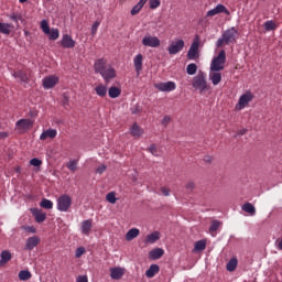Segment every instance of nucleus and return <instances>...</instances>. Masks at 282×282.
Here are the masks:
<instances>
[{"instance_id":"de8ad7c7","label":"nucleus","mask_w":282,"mask_h":282,"mask_svg":"<svg viewBox=\"0 0 282 282\" xmlns=\"http://www.w3.org/2000/svg\"><path fill=\"white\" fill-rule=\"evenodd\" d=\"M132 116H138V113H142V106L135 105L131 108Z\"/></svg>"},{"instance_id":"a19ab883","label":"nucleus","mask_w":282,"mask_h":282,"mask_svg":"<svg viewBox=\"0 0 282 282\" xmlns=\"http://www.w3.org/2000/svg\"><path fill=\"white\" fill-rule=\"evenodd\" d=\"M41 30L42 32H44L45 34H50V22H47V20H42L41 21Z\"/></svg>"},{"instance_id":"2f4dec72","label":"nucleus","mask_w":282,"mask_h":282,"mask_svg":"<svg viewBox=\"0 0 282 282\" xmlns=\"http://www.w3.org/2000/svg\"><path fill=\"white\" fill-rule=\"evenodd\" d=\"M95 91L97 96H99L100 98H105V96H107V86L100 84L97 87H95Z\"/></svg>"},{"instance_id":"6e6d98bb","label":"nucleus","mask_w":282,"mask_h":282,"mask_svg":"<svg viewBox=\"0 0 282 282\" xmlns=\"http://www.w3.org/2000/svg\"><path fill=\"white\" fill-rule=\"evenodd\" d=\"M140 10H142V9L140 8V6H139V4H135V6L131 9L130 14H131L132 17H135V14H139V13H140Z\"/></svg>"},{"instance_id":"e433bc0d","label":"nucleus","mask_w":282,"mask_h":282,"mask_svg":"<svg viewBox=\"0 0 282 282\" xmlns=\"http://www.w3.org/2000/svg\"><path fill=\"white\" fill-rule=\"evenodd\" d=\"M203 250H206V241L205 240H198L194 245V252H202Z\"/></svg>"},{"instance_id":"49530a36","label":"nucleus","mask_w":282,"mask_h":282,"mask_svg":"<svg viewBox=\"0 0 282 282\" xmlns=\"http://www.w3.org/2000/svg\"><path fill=\"white\" fill-rule=\"evenodd\" d=\"M275 29H276V24H274V22L267 21L264 23V30H267V32H270V31L275 30Z\"/></svg>"},{"instance_id":"774afa93","label":"nucleus","mask_w":282,"mask_h":282,"mask_svg":"<svg viewBox=\"0 0 282 282\" xmlns=\"http://www.w3.org/2000/svg\"><path fill=\"white\" fill-rule=\"evenodd\" d=\"M20 3H25L28 0H19Z\"/></svg>"},{"instance_id":"864d4df0","label":"nucleus","mask_w":282,"mask_h":282,"mask_svg":"<svg viewBox=\"0 0 282 282\" xmlns=\"http://www.w3.org/2000/svg\"><path fill=\"white\" fill-rule=\"evenodd\" d=\"M99 26H100V22H98V21L94 22V24L91 25V35L93 36L96 35Z\"/></svg>"},{"instance_id":"423d86ee","label":"nucleus","mask_w":282,"mask_h":282,"mask_svg":"<svg viewBox=\"0 0 282 282\" xmlns=\"http://www.w3.org/2000/svg\"><path fill=\"white\" fill-rule=\"evenodd\" d=\"M184 45L185 43H184V40L182 39L173 41L167 46V52L171 56H175V54H180V52L184 50Z\"/></svg>"},{"instance_id":"69168bd1","label":"nucleus","mask_w":282,"mask_h":282,"mask_svg":"<svg viewBox=\"0 0 282 282\" xmlns=\"http://www.w3.org/2000/svg\"><path fill=\"white\" fill-rule=\"evenodd\" d=\"M204 162H207L208 164H210V162H213V156H205L204 158Z\"/></svg>"},{"instance_id":"a18cd8bd","label":"nucleus","mask_w":282,"mask_h":282,"mask_svg":"<svg viewBox=\"0 0 282 282\" xmlns=\"http://www.w3.org/2000/svg\"><path fill=\"white\" fill-rule=\"evenodd\" d=\"M62 105L63 107H69V93H64L62 95Z\"/></svg>"},{"instance_id":"dca6fc26","label":"nucleus","mask_w":282,"mask_h":282,"mask_svg":"<svg viewBox=\"0 0 282 282\" xmlns=\"http://www.w3.org/2000/svg\"><path fill=\"white\" fill-rule=\"evenodd\" d=\"M110 276L115 281H120V279H122V276H124V269H122L120 267L111 268L110 269Z\"/></svg>"},{"instance_id":"412c9836","label":"nucleus","mask_w":282,"mask_h":282,"mask_svg":"<svg viewBox=\"0 0 282 282\" xmlns=\"http://www.w3.org/2000/svg\"><path fill=\"white\" fill-rule=\"evenodd\" d=\"M149 257L153 260V261H158V259H162V257H164V249L162 248H155L153 250H151L149 252Z\"/></svg>"},{"instance_id":"338daca9","label":"nucleus","mask_w":282,"mask_h":282,"mask_svg":"<svg viewBox=\"0 0 282 282\" xmlns=\"http://www.w3.org/2000/svg\"><path fill=\"white\" fill-rule=\"evenodd\" d=\"M0 138H2V139L8 138V132H0Z\"/></svg>"},{"instance_id":"ddd939ff","label":"nucleus","mask_w":282,"mask_h":282,"mask_svg":"<svg viewBox=\"0 0 282 282\" xmlns=\"http://www.w3.org/2000/svg\"><path fill=\"white\" fill-rule=\"evenodd\" d=\"M41 243L39 236L29 237L25 241L24 250L32 251Z\"/></svg>"},{"instance_id":"0e129e2a","label":"nucleus","mask_w":282,"mask_h":282,"mask_svg":"<svg viewBox=\"0 0 282 282\" xmlns=\"http://www.w3.org/2000/svg\"><path fill=\"white\" fill-rule=\"evenodd\" d=\"M246 133H248V129H241L238 131V135H246Z\"/></svg>"},{"instance_id":"4468645a","label":"nucleus","mask_w":282,"mask_h":282,"mask_svg":"<svg viewBox=\"0 0 282 282\" xmlns=\"http://www.w3.org/2000/svg\"><path fill=\"white\" fill-rule=\"evenodd\" d=\"M230 14V11L228 9H226V6L224 4H217L214 9L209 10L206 13V17H215L216 14Z\"/></svg>"},{"instance_id":"8fccbe9b","label":"nucleus","mask_w":282,"mask_h":282,"mask_svg":"<svg viewBox=\"0 0 282 282\" xmlns=\"http://www.w3.org/2000/svg\"><path fill=\"white\" fill-rule=\"evenodd\" d=\"M160 0H149L150 10L160 8Z\"/></svg>"},{"instance_id":"7c9ffc66","label":"nucleus","mask_w":282,"mask_h":282,"mask_svg":"<svg viewBox=\"0 0 282 282\" xmlns=\"http://www.w3.org/2000/svg\"><path fill=\"white\" fill-rule=\"evenodd\" d=\"M122 94V90L119 87L111 86L108 89V96L109 98H118Z\"/></svg>"},{"instance_id":"2eb2a0df","label":"nucleus","mask_w":282,"mask_h":282,"mask_svg":"<svg viewBox=\"0 0 282 282\" xmlns=\"http://www.w3.org/2000/svg\"><path fill=\"white\" fill-rule=\"evenodd\" d=\"M31 213H32L33 217L35 218L36 224H43V221H45V219H47V214L43 213V210H41L39 208L31 209Z\"/></svg>"},{"instance_id":"4c0bfd02","label":"nucleus","mask_w":282,"mask_h":282,"mask_svg":"<svg viewBox=\"0 0 282 282\" xmlns=\"http://www.w3.org/2000/svg\"><path fill=\"white\" fill-rule=\"evenodd\" d=\"M48 36L50 41H56L61 36V32L58 29H51L50 33H46Z\"/></svg>"},{"instance_id":"1a4fd4ad","label":"nucleus","mask_w":282,"mask_h":282,"mask_svg":"<svg viewBox=\"0 0 282 282\" xmlns=\"http://www.w3.org/2000/svg\"><path fill=\"white\" fill-rule=\"evenodd\" d=\"M13 78H18L19 83H23L24 85L30 84V75L25 69H19L12 73Z\"/></svg>"},{"instance_id":"393cba45","label":"nucleus","mask_w":282,"mask_h":282,"mask_svg":"<svg viewBox=\"0 0 282 282\" xmlns=\"http://www.w3.org/2000/svg\"><path fill=\"white\" fill-rule=\"evenodd\" d=\"M161 236L160 231H153L145 237V243H155L156 241H160Z\"/></svg>"},{"instance_id":"e2e57ef3","label":"nucleus","mask_w":282,"mask_h":282,"mask_svg":"<svg viewBox=\"0 0 282 282\" xmlns=\"http://www.w3.org/2000/svg\"><path fill=\"white\" fill-rule=\"evenodd\" d=\"M147 1H149V0H140V1L137 3V6H139V7L142 9V8H144Z\"/></svg>"},{"instance_id":"9b49d317","label":"nucleus","mask_w":282,"mask_h":282,"mask_svg":"<svg viewBox=\"0 0 282 282\" xmlns=\"http://www.w3.org/2000/svg\"><path fill=\"white\" fill-rule=\"evenodd\" d=\"M155 89H159V91H175L176 85L175 82H167V83H159L154 84Z\"/></svg>"},{"instance_id":"79ce46f5","label":"nucleus","mask_w":282,"mask_h":282,"mask_svg":"<svg viewBox=\"0 0 282 282\" xmlns=\"http://www.w3.org/2000/svg\"><path fill=\"white\" fill-rule=\"evenodd\" d=\"M106 199L107 202H109V204H116V202H118V198L116 197V192L108 193Z\"/></svg>"},{"instance_id":"f257e3e1","label":"nucleus","mask_w":282,"mask_h":282,"mask_svg":"<svg viewBox=\"0 0 282 282\" xmlns=\"http://www.w3.org/2000/svg\"><path fill=\"white\" fill-rule=\"evenodd\" d=\"M239 35V31L237 28L231 26L227 29L223 34L221 37L217 40L216 46L221 47V45H230V43H237V36Z\"/></svg>"},{"instance_id":"39448f33","label":"nucleus","mask_w":282,"mask_h":282,"mask_svg":"<svg viewBox=\"0 0 282 282\" xmlns=\"http://www.w3.org/2000/svg\"><path fill=\"white\" fill-rule=\"evenodd\" d=\"M72 208V196L63 194L57 198V210L59 213H67Z\"/></svg>"},{"instance_id":"3c124183","label":"nucleus","mask_w":282,"mask_h":282,"mask_svg":"<svg viewBox=\"0 0 282 282\" xmlns=\"http://www.w3.org/2000/svg\"><path fill=\"white\" fill-rule=\"evenodd\" d=\"M22 230H25V232H31V235L36 234V228L34 226H22Z\"/></svg>"},{"instance_id":"37998d69","label":"nucleus","mask_w":282,"mask_h":282,"mask_svg":"<svg viewBox=\"0 0 282 282\" xmlns=\"http://www.w3.org/2000/svg\"><path fill=\"white\" fill-rule=\"evenodd\" d=\"M66 167L68 171H76L78 169V161L76 160H73V161H69L67 164H66Z\"/></svg>"},{"instance_id":"cd10ccee","label":"nucleus","mask_w":282,"mask_h":282,"mask_svg":"<svg viewBox=\"0 0 282 282\" xmlns=\"http://www.w3.org/2000/svg\"><path fill=\"white\" fill-rule=\"evenodd\" d=\"M89 232H91V219L82 223V234L89 236Z\"/></svg>"},{"instance_id":"bf43d9fd","label":"nucleus","mask_w":282,"mask_h":282,"mask_svg":"<svg viewBox=\"0 0 282 282\" xmlns=\"http://www.w3.org/2000/svg\"><path fill=\"white\" fill-rule=\"evenodd\" d=\"M107 171V165H100L96 169V173H98L99 175H102V173H105Z\"/></svg>"},{"instance_id":"09e8293b","label":"nucleus","mask_w":282,"mask_h":282,"mask_svg":"<svg viewBox=\"0 0 282 282\" xmlns=\"http://www.w3.org/2000/svg\"><path fill=\"white\" fill-rule=\"evenodd\" d=\"M196 187L195 182L188 181L185 185V188L188 194L193 193V189Z\"/></svg>"},{"instance_id":"473e14b6","label":"nucleus","mask_w":282,"mask_h":282,"mask_svg":"<svg viewBox=\"0 0 282 282\" xmlns=\"http://www.w3.org/2000/svg\"><path fill=\"white\" fill-rule=\"evenodd\" d=\"M239 261L237 260V258H231L229 260V262L227 263L226 268L228 272H235V270H237V265H238Z\"/></svg>"},{"instance_id":"0eeeda50","label":"nucleus","mask_w":282,"mask_h":282,"mask_svg":"<svg viewBox=\"0 0 282 282\" xmlns=\"http://www.w3.org/2000/svg\"><path fill=\"white\" fill-rule=\"evenodd\" d=\"M141 43H142V45H144V47H160V45H161L160 37L153 36L151 34H147L142 39Z\"/></svg>"},{"instance_id":"6ab92c4d","label":"nucleus","mask_w":282,"mask_h":282,"mask_svg":"<svg viewBox=\"0 0 282 282\" xmlns=\"http://www.w3.org/2000/svg\"><path fill=\"white\" fill-rule=\"evenodd\" d=\"M9 261H12V253L10 252V250H3L0 253V268H3V265H6V263H8Z\"/></svg>"},{"instance_id":"aec40b11","label":"nucleus","mask_w":282,"mask_h":282,"mask_svg":"<svg viewBox=\"0 0 282 282\" xmlns=\"http://www.w3.org/2000/svg\"><path fill=\"white\" fill-rule=\"evenodd\" d=\"M14 30V25L12 23L0 22V34H4L9 36V34Z\"/></svg>"},{"instance_id":"b1692460","label":"nucleus","mask_w":282,"mask_h":282,"mask_svg":"<svg viewBox=\"0 0 282 282\" xmlns=\"http://www.w3.org/2000/svg\"><path fill=\"white\" fill-rule=\"evenodd\" d=\"M143 133H144V130H142V128H140L138 123H133L132 127L130 128V134L133 138H142Z\"/></svg>"},{"instance_id":"052dcab7","label":"nucleus","mask_w":282,"mask_h":282,"mask_svg":"<svg viewBox=\"0 0 282 282\" xmlns=\"http://www.w3.org/2000/svg\"><path fill=\"white\" fill-rule=\"evenodd\" d=\"M161 193L162 195H164V197H169V195H171V189L166 187H161Z\"/></svg>"},{"instance_id":"6e6552de","label":"nucleus","mask_w":282,"mask_h":282,"mask_svg":"<svg viewBox=\"0 0 282 282\" xmlns=\"http://www.w3.org/2000/svg\"><path fill=\"white\" fill-rule=\"evenodd\" d=\"M61 47L64 50H74L76 47V41L69 34H64L59 41Z\"/></svg>"},{"instance_id":"680f3d73","label":"nucleus","mask_w":282,"mask_h":282,"mask_svg":"<svg viewBox=\"0 0 282 282\" xmlns=\"http://www.w3.org/2000/svg\"><path fill=\"white\" fill-rule=\"evenodd\" d=\"M77 282H89V280L87 279V275H79Z\"/></svg>"},{"instance_id":"ea45409f","label":"nucleus","mask_w":282,"mask_h":282,"mask_svg":"<svg viewBox=\"0 0 282 282\" xmlns=\"http://www.w3.org/2000/svg\"><path fill=\"white\" fill-rule=\"evenodd\" d=\"M219 226H221V223L219 220H213L212 225L209 227V232L213 235L215 232H217V230L219 229Z\"/></svg>"},{"instance_id":"4be33fe9","label":"nucleus","mask_w":282,"mask_h":282,"mask_svg":"<svg viewBox=\"0 0 282 282\" xmlns=\"http://www.w3.org/2000/svg\"><path fill=\"white\" fill-rule=\"evenodd\" d=\"M17 127L24 130L32 129V127H34V121L30 119H20L17 121Z\"/></svg>"},{"instance_id":"f8f14e48","label":"nucleus","mask_w":282,"mask_h":282,"mask_svg":"<svg viewBox=\"0 0 282 282\" xmlns=\"http://www.w3.org/2000/svg\"><path fill=\"white\" fill-rule=\"evenodd\" d=\"M42 83L44 89H53V87H56V85H58V77L56 75H51L45 77Z\"/></svg>"},{"instance_id":"603ef678","label":"nucleus","mask_w":282,"mask_h":282,"mask_svg":"<svg viewBox=\"0 0 282 282\" xmlns=\"http://www.w3.org/2000/svg\"><path fill=\"white\" fill-rule=\"evenodd\" d=\"M83 254H85V249H84V247L77 248V249H76V252H75L76 259H80V257H83Z\"/></svg>"},{"instance_id":"f03ea898","label":"nucleus","mask_w":282,"mask_h":282,"mask_svg":"<svg viewBox=\"0 0 282 282\" xmlns=\"http://www.w3.org/2000/svg\"><path fill=\"white\" fill-rule=\"evenodd\" d=\"M192 87H194V89H198L200 94H204V91H208L210 87L208 86V82H206V73L199 72L193 78Z\"/></svg>"},{"instance_id":"a211bd4d","label":"nucleus","mask_w":282,"mask_h":282,"mask_svg":"<svg viewBox=\"0 0 282 282\" xmlns=\"http://www.w3.org/2000/svg\"><path fill=\"white\" fill-rule=\"evenodd\" d=\"M94 69L96 74H101L107 69V61L105 58H99L95 62Z\"/></svg>"},{"instance_id":"20e7f679","label":"nucleus","mask_w":282,"mask_h":282,"mask_svg":"<svg viewBox=\"0 0 282 282\" xmlns=\"http://www.w3.org/2000/svg\"><path fill=\"white\" fill-rule=\"evenodd\" d=\"M199 43H200L199 35H195L189 46V50L187 52L188 61H197V58H199Z\"/></svg>"},{"instance_id":"f704fd0d","label":"nucleus","mask_w":282,"mask_h":282,"mask_svg":"<svg viewBox=\"0 0 282 282\" xmlns=\"http://www.w3.org/2000/svg\"><path fill=\"white\" fill-rule=\"evenodd\" d=\"M41 208H45L46 210H52L54 208V203L47 198H43L40 202Z\"/></svg>"},{"instance_id":"bb28decb","label":"nucleus","mask_w":282,"mask_h":282,"mask_svg":"<svg viewBox=\"0 0 282 282\" xmlns=\"http://www.w3.org/2000/svg\"><path fill=\"white\" fill-rule=\"evenodd\" d=\"M243 213H248L251 216L257 215V208L254 207V205H252V203H245L241 206Z\"/></svg>"},{"instance_id":"7ed1b4c3","label":"nucleus","mask_w":282,"mask_h":282,"mask_svg":"<svg viewBox=\"0 0 282 282\" xmlns=\"http://www.w3.org/2000/svg\"><path fill=\"white\" fill-rule=\"evenodd\" d=\"M226 65V51L221 50L210 64V72H221Z\"/></svg>"},{"instance_id":"72a5a7b5","label":"nucleus","mask_w":282,"mask_h":282,"mask_svg":"<svg viewBox=\"0 0 282 282\" xmlns=\"http://www.w3.org/2000/svg\"><path fill=\"white\" fill-rule=\"evenodd\" d=\"M209 80L213 85H219L221 83V73H209Z\"/></svg>"},{"instance_id":"c756f323","label":"nucleus","mask_w":282,"mask_h":282,"mask_svg":"<svg viewBox=\"0 0 282 282\" xmlns=\"http://www.w3.org/2000/svg\"><path fill=\"white\" fill-rule=\"evenodd\" d=\"M140 235V229L138 228H132L130 229L127 234H126V240L127 241H133V239H135V237H138Z\"/></svg>"},{"instance_id":"5fc2aeb1","label":"nucleus","mask_w":282,"mask_h":282,"mask_svg":"<svg viewBox=\"0 0 282 282\" xmlns=\"http://www.w3.org/2000/svg\"><path fill=\"white\" fill-rule=\"evenodd\" d=\"M31 166H41V164H43V161H41L40 159L33 158L30 161Z\"/></svg>"},{"instance_id":"9d476101","label":"nucleus","mask_w":282,"mask_h":282,"mask_svg":"<svg viewBox=\"0 0 282 282\" xmlns=\"http://www.w3.org/2000/svg\"><path fill=\"white\" fill-rule=\"evenodd\" d=\"M253 98L254 95H252V93L241 95L237 105L238 109H246V107H248V104L252 102Z\"/></svg>"},{"instance_id":"13d9d810","label":"nucleus","mask_w":282,"mask_h":282,"mask_svg":"<svg viewBox=\"0 0 282 282\" xmlns=\"http://www.w3.org/2000/svg\"><path fill=\"white\" fill-rule=\"evenodd\" d=\"M171 122V117L170 116H165L162 121L161 124H163V127H169V123Z\"/></svg>"},{"instance_id":"c85d7f7f","label":"nucleus","mask_w":282,"mask_h":282,"mask_svg":"<svg viewBox=\"0 0 282 282\" xmlns=\"http://www.w3.org/2000/svg\"><path fill=\"white\" fill-rule=\"evenodd\" d=\"M142 54H138L134 57V69L138 75H140V72H142Z\"/></svg>"},{"instance_id":"4d7b16f0","label":"nucleus","mask_w":282,"mask_h":282,"mask_svg":"<svg viewBox=\"0 0 282 282\" xmlns=\"http://www.w3.org/2000/svg\"><path fill=\"white\" fill-rule=\"evenodd\" d=\"M148 151H150L153 155H155L158 158V147H155V144H151L148 149Z\"/></svg>"},{"instance_id":"5701e85b","label":"nucleus","mask_w":282,"mask_h":282,"mask_svg":"<svg viewBox=\"0 0 282 282\" xmlns=\"http://www.w3.org/2000/svg\"><path fill=\"white\" fill-rule=\"evenodd\" d=\"M57 133L58 132L56 131V129H47L41 133L40 140H46L47 138H50L51 140H54Z\"/></svg>"},{"instance_id":"58836bf2","label":"nucleus","mask_w":282,"mask_h":282,"mask_svg":"<svg viewBox=\"0 0 282 282\" xmlns=\"http://www.w3.org/2000/svg\"><path fill=\"white\" fill-rule=\"evenodd\" d=\"M186 74H188L189 76H195V74H197V64H188L186 67Z\"/></svg>"},{"instance_id":"c03bdc74","label":"nucleus","mask_w":282,"mask_h":282,"mask_svg":"<svg viewBox=\"0 0 282 282\" xmlns=\"http://www.w3.org/2000/svg\"><path fill=\"white\" fill-rule=\"evenodd\" d=\"M8 18L13 21L14 23H19V21H21V19H23V17L19 13H11L8 15Z\"/></svg>"},{"instance_id":"c9c22d12","label":"nucleus","mask_w":282,"mask_h":282,"mask_svg":"<svg viewBox=\"0 0 282 282\" xmlns=\"http://www.w3.org/2000/svg\"><path fill=\"white\" fill-rule=\"evenodd\" d=\"M18 276L20 281H30V279H32V273L28 270H22L19 272Z\"/></svg>"},{"instance_id":"a878e982","label":"nucleus","mask_w":282,"mask_h":282,"mask_svg":"<svg viewBox=\"0 0 282 282\" xmlns=\"http://www.w3.org/2000/svg\"><path fill=\"white\" fill-rule=\"evenodd\" d=\"M158 272H160V265L151 264L150 268L145 271V276H148V279H153Z\"/></svg>"},{"instance_id":"f3484780","label":"nucleus","mask_w":282,"mask_h":282,"mask_svg":"<svg viewBox=\"0 0 282 282\" xmlns=\"http://www.w3.org/2000/svg\"><path fill=\"white\" fill-rule=\"evenodd\" d=\"M100 76H102L105 83L109 84L111 79L116 78V69L112 67L106 68Z\"/></svg>"}]
</instances>
